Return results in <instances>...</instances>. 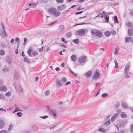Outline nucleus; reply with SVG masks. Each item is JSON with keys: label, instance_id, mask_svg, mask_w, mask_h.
Returning a JSON list of instances; mask_svg holds the SVG:
<instances>
[{"label": "nucleus", "instance_id": "40", "mask_svg": "<svg viewBox=\"0 0 133 133\" xmlns=\"http://www.w3.org/2000/svg\"><path fill=\"white\" fill-rule=\"evenodd\" d=\"M5 52L4 50H1L0 51V55H3L4 54Z\"/></svg>", "mask_w": 133, "mask_h": 133}, {"label": "nucleus", "instance_id": "1", "mask_svg": "<svg viewBox=\"0 0 133 133\" xmlns=\"http://www.w3.org/2000/svg\"><path fill=\"white\" fill-rule=\"evenodd\" d=\"M49 12L51 15H54L55 17L59 16L61 14L59 11L57 12L56 8L53 7L49 8L48 9Z\"/></svg>", "mask_w": 133, "mask_h": 133}, {"label": "nucleus", "instance_id": "64", "mask_svg": "<svg viewBox=\"0 0 133 133\" xmlns=\"http://www.w3.org/2000/svg\"><path fill=\"white\" fill-rule=\"evenodd\" d=\"M31 131L29 130H28L24 131L23 133H31Z\"/></svg>", "mask_w": 133, "mask_h": 133}, {"label": "nucleus", "instance_id": "59", "mask_svg": "<svg viewBox=\"0 0 133 133\" xmlns=\"http://www.w3.org/2000/svg\"><path fill=\"white\" fill-rule=\"evenodd\" d=\"M118 48H116L114 52V54H117L118 53V51H117V49H118Z\"/></svg>", "mask_w": 133, "mask_h": 133}, {"label": "nucleus", "instance_id": "58", "mask_svg": "<svg viewBox=\"0 0 133 133\" xmlns=\"http://www.w3.org/2000/svg\"><path fill=\"white\" fill-rule=\"evenodd\" d=\"M38 3V2L37 3H33V2H32V5L35 6H36Z\"/></svg>", "mask_w": 133, "mask_h": 133}, {"label": "nucleus", "instance_id": "47", "mask_svg": "<svg viewBox=\"0 0 133 133\" xmlns=\"http://www.w3.org/2000/svg\"><path fill=\"white\" fill-rule=\"evenodd\" d=\"M67 79L65 77H63L62 79V81L63 82H66Z\"/></svg>", "mask_w": 133, "mask_h": 133}, {"label": "nucleus", "instance_id": "22", "mask_svg": "<svg viewBox=\"0 0 133 133\" xmlns=\"http://www.w3.org/2000/svg\"><path fill=\"white\" fill-rule=\"evenodd\" d=\"M6 61L8 64L10 65L11 64L12 62L11 61V59L10 57H9L6 58Z\"/></svg>", "mask_w": 133, "mask_h": 133}, {"label": "nucleus", "instance_id": "11", "mask_svg": "<svg viewBox=\"0 0 133 133\" xmlns=\"http://www.w3.org/2000/svg\"><path fill=\"white\" fill-rule=\"evenodd\" d=\"M118 115V114L117 113H116L114 114L111 117V122H112L115 120L116 118L117 117Z\"/></svg>", "mask_w": 133, "mask_h": 133}, {"label": "nucleus", "instance_id": "18", "mask_svg": "<svg viewBox=\"0 0 133 133\" xmlns=\"http://www.w3.org/2000/svg\"><path fill=\"white\" fill-rule=\"evenodd\" d=\"M92 73V71H89L88 72H86L85 74V76L87 78H89Z\"/></svg>", "mask_w": 133, "mask_h": 133}, {"label": "nucleus", "instance_id": "61", "mask_svg": "<svg viewBox=\"0 0 133 133\" xmlns=\"http://www.w3.org/2000/svg\"><path fill=\"white\" fill-rule=\"evenodd\" d=\"M21 55L23 57H25V55L24 54V51H22L21 53Z\"/></svg>", "mask_w": 133, "mask_h": 133}, {"label": "nucleus", "instance_id": "19", "mask_svg": "<svg viewBox=\"0 0 133 133\" xmlns=\"http://www.w3.org/2000/svg\"><path fill=\"white\" fill-rule=\"evenodd\" d=\"M132 38L131 37H127L125 38V42L128 43L129 42H131Z\"/></svg>", "mask_w": 133, "mask_h": 133}, {"label": "nucleus", "instance_id": "4", "mask_svg": "<svg viewBox=\"0 0 133 133\" xmlns=\"http://www.w3.org/2000/svg\"><path fill=\"white\" fill-rule=\"evenodd\" d=\"M130 67V62H128L126 65L124 69V73L126 75L128 74V72L129 70Z\"/></svg>", "mask_w": 133, "mask_h": 133}, {"label": "nucleus", "instance_id": "8", "mask_svg": "<svg viewBox=\"0 0 133 133\" xmlns=\"http://www.w3.org/2000/svg\"><path fill=\"white\" fill-rule=\"evenodd\" d=\"M66 7L65 4H61L58 6L57 8V9L58 11L62 10L64 9Z\"/></svg>", "mask_w": 133, "mask_h": 133}, {"label": "nucleus", "instance_id": "50", "mask_svg": "<svg viewBox=\"0 0 133 133\" xmlns=\"http://www.w3.org/2000/svg\"><path fill=\"white\" fill-rule=\"evenodd\" d=\"M127 25L130 27H131L132 26V24L131 23L128 22L127 24Z\"/></svg>", "mask_w": 133, "mask_h": 133}, {"label": "nucleus", "instance_id": "56", "mask_svg": "<svg viewBox=\"0 0 133 133\" xmlns=\"http://www.w3.org/2000/svg\"><path fill=\"white\" fill-rule=\"evenodd\" d=\"M19 91H20L21 92H23V88H22L21 86H20V87H19Z\"/></svg>", "mask_w": 133, "mask_h": 133}, {"label": "nucleus", "instance_id": "51", "mask_svg": "<svg viewBox=\"0 0 133 133\" xmlns=\"http://www.w3.org/2000/svg\"><path fill=\"white\" fill-rule=\"evenodd\" d=\"M38 54V53L36 51H34L32 52V54L34 56H36Z\"/></svg>", "mask_w": 133, "mask_h": 133}, {"label": "nucleus", "instance_id": "28", "mask_svg": "<svg viewBox=\"0 0 133 133\" xmlns=\"http://www.w3.org/2000/svg\"><path fill=\"white\" fill-rule=\"evenodd\" d=\"M13 128V125L12 124H11L9 126V127L8 129V131H10L12 130Z\"/></svg>", "mask_w": 133, "mask_h": 133}, {"label": "nucleus", "instance_id": "62", "mask_svg": "<svg viewBox=\"0 0 133 133\" xmlns=\"http://www.w3.org/2000/svg\"><path fill=\"white\" fill-rule=\"evenodd\" d=\"M47 2V1L46 0H42L41 1V3H46Z\"/></svg>", "mask_w": 133, "mask_h": 133}, {"label": "nucleus", "instance_id": "35", "mask_svg": "<svg viewBox=\"0 0 133 133\" xmlns=\"http://www.w3.org/2000/svg\"><path fill=\"white\" fill-rule=\"evenodd\" d=\"M127 123V121L126 120L124 121H122L121 122L120 124L122 125H123L126 124Z\"/></svg>", "mask_w": 133, "mask_h": 133}, {"label": "nucleus", "instance_id": "41", "mask_svg": "<svg viewBox=\"0 0 133 133\" xmlns=\"http://www.w3.org/2000/svg\"><path fill=\"white\" fill-rule=\"evenodd\" d=\"M108 94L106 93H104L101 96L102 97H105L108 96Z\"/></svg>", "mask_w": 133, "mask_h": 133}, {"label": "nucleus", "instance_id": "32", "mask_svg": "<svg viewBox=\"0 0 133 133\" xmlns=\"http://www.w3.org/2000/svg\"><path fill=\"white\" fill-rule=\"evenodd\" d=\"M63 127L62 128H61L59 129L56 130L55 132L54 133H58L61 132L63 129Z\"/></svg>", "mask_w": 133, "mask_h": 133}, {"label": "nucleus", "instance_id": "39", "mask_svg": "<svg viewBox=\"0 0 133 133\" xmlns=\"http://www.w3.org/2000/svg\"><path fill=\"white\" fill-rule=\"evenodd\" d=\"M114 62L115 64V68H117L118 67V64L117 63V61L116 60H115L114 61Z\"/></svg>", "mask_w": 133, "mask_h": 133}, {"label": "nucleus", "instance_id": "48", "mask_svg": "<svg viewBox=\"0 0 133 133\" xmlns=\"http://www.w3.org/2000/svg\"><path fill=\"white\" fill-rule=\"evenodd\" d=\"M29 108V105H26L25 106H23V108L24 109H28Z\"/></svg>", "mask_w": 133, "mask_h": 133}, {"label": "nucleus", "instance_id": "37", "mask_svg": "<svg viewBox=\"0 0 133 133\" xmlns=\"http://www.w3.org/2000/svg\"><path fill=\"white\" fill-rule=\"evenodd\" d=\"M9 70L8 68H4L2 69V71L4 72H5L8 71Z\"/></svg>", "mask_w": 133, "mask_h": 133}, {"label": "nucleus", "instance_id": "6", "mask_svg": "<svg viewBox=\"0 0 133 133\" xmlns=\"http://www.w3.org/2000/svg\"><path fill=\"white\" fill-rule=\"evenodd\" d=\"M100 75L99 73L97 71L95 72L92 76V79L95 80L98 79Z\"/></svg>", "mask_w": 133, "mask_h": 133}, {"label": "nucleus", "instance_id": "53", "mask_svg": "<svg viewBox=\"0 0 133 133\" xmlns=\"http://www.w3.org/2000/svg\"><path fill=\"white\" fill-rule=\"evenodd\" d=\"M0 133H8L7 131L5 130H2L0 131Z\"/></svg>", "mask_w": 133, "mask_h": 133}, {"label": "nucleus", "instance_id": "46", "mask_svg": "<svg viewBox=\"0 0 133 133\" xmlns=\"http://www.w3.org/2000/svg\"><path fill=\"white\" fill-rule=\"evenodd\" d=\"M1 45L2 47L5 48L6 46V44L4 43H3L1 44Z\"/></svg>", "mask_w": 133, "mask_h": 133}, {"label": "nucleus", "instance_id": "31", "mask_svg": "<svg viewBox=\"0 0 133 133\" xmlns=\"http://www.w3.org/2000/svg\"><path fill=\"white\" fill-rule=\"evenodd\" d=\"M32 52V50L31 49H29L27 51V53L28 54L30 57L32 56L31 52Z\"/></svg>", "mask_w": 133, "mask_h": 133}, {"label": "nucleus", "instance_id": "12", "mask_svg": "<svg viewBox=\"0 0 133 133\" xmlns=\"http://www.w3.org/2000/svg\"><path fill=\"white\" fill-rule=\"evenodd\" d=\"M128 35L129 36H131L133 35V29H129L128 30Z\"/></svg>", "mask_w": 133, "mask_h": 133}, {"label": "nucleus", "instance_id": "5", "mask_svg": "<svg viewBox=\"0 0 133 133\" xmlns=\"http://www.w3.org/2000/svg\"><path fill=\"white\" fill-rule=\"evenodd\" d=\"M75 34L79 36H83L85 34V30L83 29H80L76 32Z\"/></svg>", "mask_w": 133, "mask_h": 133}, {"label": "nucleus", "instance_id": "60", "mask_svg": "<svg viewBox=\"0 0 133 133\" xmlns=\"http://www.w3.org/2000/svg\"><path fill=\"white\" fill-rule=\"evenodd\" d=\"M85 24V23H79V24H75V25H74V26H77V25H84Z\"/></svg>", "mask_w": 133, "mask_h": 133}, {"label": "nucleus", "instance_id": "9", "mask_svg": "<svg viewBox=\"0 0 133 133\" xmlns=\"http://www.w3.org/2000/svg\"><path fill=\"white\" fill-rule=\"evenodd\" d=\"M31 129L35 131H37L38 130V126L36 125H33L31 127Z\"/></svg>", "mask_w": 133, "mask_h": 133}, {"label": "nucleus", "instance_id": "44", "mask_svg": "<svg viewBox=\"0 0 133 133\" xmlns=\"http://www.w3.org/2000/svg\"><path fill=\"white\" fill-rule=\"evenodd\" d=\"M56 2L58 3H62L63 2V0H56Z\"/></svg>", "mask_w": 133, "mask_h": 133}, {"label": "nucleus", "instance_id": "55", "mask_svg": "<svg viewBox=\"0 0 133 133\" xmlns=\"http://www.w3.org/2000/svg\"><path fill=\"white\" fill-rule=\"evenodd\" d=\"M15 40L16 42L18 43H19V39L18 37H16V38Z\"/></svg>", "mask_w": 133, "mask_h": 133}, {"label": "nucleus", "instance_id": "3", "mask_svg": "<svg viewBox=\"0 0 133 133\" xmlns=\"http://www.w3.org/2000/svg\"><path fill=\"white\" fill-rule=\"evenodd\" d=\"M87 58L86 56L85 55L81 56L79 58L78 61L80 64L82 63H85L87 61Z\"/></svg>", "mask_w": 133, "mask_h": 133}, {"label": "nucleus", "instance_id": "54", "mask_svg": "<svg viewBox=\"0 0 133 133\" xmlns=\"http://www.w3.org/2000/svg\"><path fill=\"white\" fill-rule=\"evenodd\" d=\"M111 32L113 35H115L116 34V32L114 30H112L111 31Z\"/></svg>", "mask_w": 133, "mask_h": 133}, {"label": "nucleus", "instance_id": "2", "mask_svg": "<svg viewBox=\"0 0 133 133\" xmlns=\"http://www.w3.org/2000/svg\"><path fill=\"white\" fill-rule=\"evenodd\" d=\"M2 26V29H1L0 33V35L3 38H4L5 37V35L6 37H7L8 34L6 33L5 29V27L3 23L1 24Z\"/></svg>", "mask_w": 133, "mask_h": 133}, {"label": "nucleus", "instance_id": "63", "mask_svg": "<svg viewBox=\"0 0 133 133\" xmlns=\"http://www.w3.org/2000/svg\"><path fill=\"white\" fill-rule=\"evenodd\" d=\"M55 70L57 71H59L60 70V69L59 67H57L55 68Z\"/></svg>", "mask_w": 133, "mask_h": 133}, {"label": "nucleus", "instance_id": "42", "mask_svg": "<svg viewBox=\"0 0 133 133\" xmlns=\"http://www.w3.org/2000/svg\"><path fill=\"white\" fill-rule=\"evenodd\" d=\"M16 115L19 117H21L23 115L22 113L21 112H18L16 113Z\"/></svg>", "mask_w": 133, "mask_h": 133}, {"label": "nucleus", "instance_id": "33", "mask_svg": "<svg viewBox=\"0 0 133 133\" xmlns=\"http://www.w3.org/2000/svg\"><path fill=\"white\" fill-rule=\"evenodd\" d=\"M72 41L74 43L76 44H78L79 43V39L78 38H76L75 39L73 40Z\"/></svg>", "mask_w": 133, "mask_h": 133}, {"label": "nucleus", "instance_id": "13", "mask_svg": "<svg viewBox=\"0 0 133 133\" xmlns=\"http://www.w3.org/2000/svg\"><path fill=\"white\" fill-rule=\"evenodd\" d=\"M50 113H49L51 115L53 114V116L55 117L56 116V111L55 110H50Z\"/></svg>", "mask_w": 133, "mask_h": 133}, {"label": "nucleus", "instance_id": "29", "mask_svg": "<svg viewBox=\"0 0 133 133\" xmlns=\"http://www.w3.org/2000/svg\"><path fill=\"white\" fill-rule=\"evenodd\" d=\"M98 131H99L101 132H102L105 133L106 132V130H105L103 128H100L99 129Z\"/></svg>", "mask_w": 133, "mask_h": 133}, {"label": "nucleus", "instance_id": "10", "mask_svg": "<svg viewBox=\"0 0 133 133\" xmlns=\"http://www.w3.org/2000/svg\"><path fill=\"white\" fill-rule=\"evenodd\" d=\"M7 89L5 85L1 86L0 87V91H7Z\"/></svg>", "mask_w": 133, "mask_h": 133}, {"label": "nucleus", "instance_id": "24", "mask_svg": "<svg viewBox=\"0 0 133 133\" xmlns=\"http://www.w3.org/2000/svg\"><path fill=\"white\" fill-rule=\"evenodd\" d=\"M56 84L59 87L61 86L62 84V83L60 81L58 80H57L56 81Z\"/></svg>", "mask_w": 133, "mask_h": 133}, {"label": "nucleus", "instance_id": "34", "mask_svg": "<svg viewBox=\"0 0 133 133\" xmlns=\"http://www.w3.org/2000/svg\"><path fill=\"white\" fill-rule=\"evenodd\" d=\"M130 130L131 133H133V124H131L130 126Z\"/></svg>", "mask_w": 133, "mask_h": 133}, {"label": "nucleus", "instance_id": "36", "mask_svg": "<svg viewBox=\"0 0 133 133\" xmlns=\"http://www.w3.org/2000/svg\"><path fill=\"white\" fill-rule=\"evenodd\" d=\"M50 92L49 91L47 90L46 91L44 92V94L46 96H48L49 95Z\"/></svg>", "mask_w": 133, "mask_h": 133}, {"label": "nucleus", "instance_id": "20", "mask_svg": "<svg viewBox=\"0 0 133 133\" xmlns=\"http://www.w3.org/2000/svg\"><path fill=\"white\" fill-rule=\"evenodd\" d=\"M72 35V33L70 31L68 32L65 34L66 36L68 38H70L71 37Z\"/></svg>", "mask_w": 133, "mask_h": 133}, {"label": "nucleus", "instance_id": "57", "mask_svg": "<svg viewBox=\"0 0 133 133\" xmlns=\"http://www.w3.org/2000/svg\"><path fill=\"white\" fill-rule=\"evenodd\" d=\"M129 13L131 15L133 16V10H130Z\"/></svg>", "mask_w": 133, "mask_h": 133}, {"label": "nucleus", "instance_id": "23", "mask_svg": "<svg viewBox=\"0 0 133 133\" xmlns=\"http://www.w3.org/2000/svg\"><path fill=\"white\" fill-rule=\"evenodd\" d=\"M121 106L124 109H126L128 107V106L126 103L123 102L121 104Z\"/></svg>", "mask_w": 133, "mask_h": 133}, {"label": "nucleus", "instance_id": "16", "mask_svg": "<svg viewBox=\"0 0 133 133\" xmlns=\"http://www.w3.org/2000/svg\"><path fill=\"white\" fill-rule=\"evenodd\" d=\"M98 31V30L96 29H92L91 30V32L93 34L94 36H95Z\"/></svg>", "mask_w": 133, "mask_h": 133}, {"label": "nucleus", "instance_id": "49", "mask_svg": "<svg viewBox=\"0 0 133 133\" xmlns=\"http://www.w3.org/2000/svg\"><path fill=\"white\" fill-rule=\"evenodd\" d=\"M15 109V110H16V112L22 111V110L20 109L18 107H16Z\"/></svg>", "mask_w": 133, "mask_h": 133}, {"label": "nucleus", "instance_id": "52", "mask_svg": "<svg viewBox=\"0 0 133 133\" xmlns=\"http://www.w3.org/2000/svg\"><path fill=\"white\" fill-rule=\"evenodd\" d=\"M119 106L120 104L119 102H118V103L115 106V108H117Z\"/></svg>", "mask_w": 133, "mask_h": 133}, {"label": "nucleus", "instance_id": "43", "mask_svg": "<svg viewBox=\"0 0 133 133\" xmlns=\"http://www.w3.org/2000/svg\"><path fill=\"white\" fill-rule=\"evenodd\" d=\"M40 118H42L43 119H45L47 118L48 117V116L47 115H45L44 116H41L39 117Z\"/></svg>", "mask_w": 133, "mask_h": 133}, {"label": "nucleus", "instance_id": "17", "mask_svg": "<svg viewBox=\"0 0 133 133\" xmlns=\"http://www.w3.org/2000/svg\"><path fill=\"white\" fill-rule=\"evenodd\" d=\"M70 58L72 61L73 62L75 61L76 59V57L75 55H72Z\"/></svg>", "mask_w": 133, "mask_h": 133}, {"label": "nucleus", "instance_id": "7", "mask_svg": "<svg viewBox=\"0 0 133 133\" xmlns=\"http://www.w3.org/2000/svg\"><path fill=\"white\" fill-rule=\"evenodd\" d=\"M19 75L17 71L15 70H14V73L13 74L14 79L15 80L18 79L19 77Z\"/></svg>", "mask_w": 133, "mask_h": 133}, {"label": "nucleus", "instance_id": "26", "mask_svg": "<svg viewBox=\"0 0 133 133\" xmlns=\"http://www.w3.org/2000/svg\"><path fill=\"white\" fill-rule=\"evenodd\" d=\"M114 20L115 23H118L119 22L117 17L116 16H114Z\"/></svg>", "mask_w": 133, "mask_h": 133}, {"label": "nucleus", "instance_id": "14", "mask_svg": "<svg viewBox=\"0 0 133 133\" xmlns=\"http://www.w3.org/2000/svg\"><path fill=\"white\" fill-rule=\"evenodd\" d=\"M5 123L2 120H0V129L2 128L4 126Z\"/></svg>", "mask_w": 133, "mask_h": 133}, {"label": "nucleus", "instance_id": "15", "mask_svg": "<svg viewBox=\"0 0 133 133\" xmlns=\"http://www.w3.org/2000/svg\"><path fill=\"white\" fill-rule=\"evenodd\" d=\"M102 36L103 34L102 32L101 31H98L95 36H97L99 37H101Z\"/></svg>", "mask_w": 133, "mask_h": 133}, {"label": "nucleus", "instance_id": "27", "mask_svg": "<svg viewBox=\"0 0 133 133\" xmlns=\"http://www.w3.org/2000/svg\"><path fill=\"white\" fill-rule=\"evenodd\" d=\"M110 119L108 121L105 122L104 124V126H108L110 124Z\"/></svg>", "mask_w": 133, "mask_h": 133}, {"label": "nucleus", "instance_id": "45", "mask_svg": "<svg viewBox=\"0 0 133 133\" xmlns=\"http://www.w3.org/2000/svg\"><path fill=\"white\" fill-rule=\"evenodd\" d=\"M4 96L1 94L0 93V99H4Z\"/></svg>", "mask_w": 133, "mask_h": 133}, {"label": "nucleus", "instance_id": "38", "mask_svg": "<svg viewBox=\"0 0 133 133\" xmlns=\"http://www.w3.org/2000/svg\"><path fill=\"white\" fill-rule=\"evenodd\" d=\"M105 19L106 20V23H108L109 22V16L107 15L105 16Z\"/></svg>", "mask_w": 133, "mask_h": 133}, {"label": "nucleus", "instance_id": "21", "mask_svg": "<svg viewBox=\"0 0 133 133\" xmlns=\"http://www.w3.org/2000/svg\"><path fill=\"white\" fill-rule=\"evenodd\" d=\"M65 28V26L63 25H60L58 28V29L61 31H63V29Z\"/></svg>", "mask_w": 133, "mask_h": 133}, {"label": "nucleus", "instance_id": "30", "mask_svg": "<svg viewBox=\"0 0 133 133\" xmlns=\"http://www.w3.org/2000/svg\"><path fill=\"white\" fill-rule=\"evenodd\" d=\"M111 34L110 32L109 31H106L104 33V35L107 37L109 36Z\"/></svg>", "mask_w": 133, "mask_h": 133}, {"label": "nucleus", "instance_id": "25", "mask_svg": "<svg viewBox=\"0 0 133 133\" xmlns=\"http://www.w3.org/2000/svg\"><path fill=\"white\" fill-rule=\"evenodd\" d=\"M121 117L123 118H125L126 117L127 115L124 112H122L120 115Z\"/></svg>", "mask_w": 133, "mask_h": 133}]
</instances>
